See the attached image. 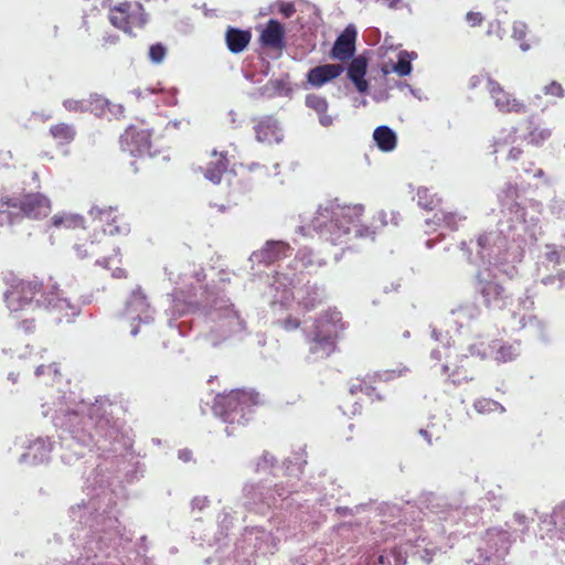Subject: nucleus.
<instances>
[{"mask_svg": "<svg viewBox=\"0 0 565 565\" xmlns=\"http://www.w3.org/2000/svg\"><path fill=\"white\" fill-rule=\"evenodd\" d=\"M79 258L99 257L96 265L111 270V277L121 279L127 277V271L121 267L120 249L103 230L94 225L93 233L74 245Z\"/></svg>", "mask_w": 565, "mask_h": 565, "instance_id": "f257e3e1", "label": "nucleus"}, {"mask_svg": "<svg viewBox=\"0 0 565 565\" xmlns=\"http://www.w3.org/2000/svg\"><path fill=\"white\" fill-rule=\"evenodd\" d=\"M57 296L53 291H46L43 281L36 276L28 278H13L9 289L4 292V301L12 313L26 310L32 306H39L41 301L53 305Z\"/></svg>", "mask_w": 565, "mask_h": 565, "instance_id": "f03ea898", "label": "nucleus"}, {"mask_svg": "<svg viewBox=\"0 0 565 565\" xmlns=\"http://www.w3.org/2000/svg\"><path fill=\"white\" fill-rule=\"evenodd\" d=\"M343 329L339 311H326L313 323V330L308 339L309 353L315 360H323L337 350L340 331Z\"/></svg>", "mask_w": 565, "mask_h": 565, "instance_id": "7ed1b4c3", "label": "nucleus"}, {"mask_svg": "<svg viewBox=\"0 0 565 565\" xmlns=\"http://www.w3.org/2000/svg\"><path fill=\"white\" fill-rule=\"evenodd\" d=\"M259 403V394L254 390H233L227 394H218L213 409L224 422L241 423L245 419L246 409Z\"/></svg>", "mask_w": 565, "mask_h": 565, "instance_id": "20e7f679", "label": "nucleus"}, {"mask_svg": "<svg viewBox=\"0 0 565 565\" xmlns=\"http://www.w3.org/2000/svg\"><path fill=\"white\" fill-rule=\"evenodd\" d=\"M0 211L12 217L43 218L51 212V201L42 193H24L19 196H4L0 200Z\"/></svg>", "mask_w": 565, "mask_h": 565, "instance_id": "39448f33", "label": "nucleus"}, {"mask_svg": "<svg viewBox=\"0 0 565 565\" xmlns=\"http://www.w3.org/2000/svg\"><path fill=\"white\" fill-rule=\"evenodd\" d=\"M408 373L409 369L404 365L367 373L362 377H355L349 382V393L352 396L363 394L373 402H383L385 396L381 393L380 385L406 376Z\"/></svg>", "mask_w": 565, "mask_h": 565, "instance_id": "423d86ee", "label": "nucleus"}, {"mask_svg": "<svg viewBox=\"0 0 565 565\" xmlns=\"http://www.w3.org/2000/svg\"><path fill=\"white\" fill-rule=\"evenodd\" d=\"M108 20L116 29L131 33L132 29H141L147 24L148 14L141 2L124 1L109 9Z\"/></svg>", "mask_w": 565, "mask_h": 565, "instance_id": "0eeeda50", "label": "nucleus"}, {"mask_svg": "<svg viewBox=\"0 0 565 565\" xmlns=\"http://www.w3.org/2000/svg\"><path fill=\"white\" fill-rule=\"evenodd\" d=\"M363 207L361 205H344L341 206L337 203H329L327 206L319 210V216L317 217V226H321L324 223V218L331 217V225L338 228H342L343 232H348L351 224H358L361 221Z\"/></svg>", "mask_w": 565, "mask_h": 565, "instance_id": "6e6552de", "label": "nucleus"}, {"mask_svg": "<svg viewBox=\"0 0 565 565\" xmlns=\"http://www.w3.org/2000/svg\"><path fill=\"white\" fill-rule=\"evenodd\" d=\"M488 94L495 109L501 114L522 115L527 111L525 102L505 89V87L494 78H488Z\"/></svg>", "mask_w": 565, "mask_h": 565, "instance_id": "1a4fd4ad", "label": "nucleus"}, {"mask_svg": "<svg viewBox=\"0 0 565 565\" xmlns=\"http://www.w3.org/2000/svg\"><path fill=\"white\" fill-rule=\"evenodd\" d=\"M151 137L150 129L143 127V125H130L120 136V148L134 157L149 154Z\"/></svg>", "mask_w": 565, "mask_h": 565, "instance_id": "9d476101", "label": "nucleus"}, {"mask_svg": "<svg viewBox=\"0 0 565 565\" xmlns=\"http://www.w3.org/2000/svg\"><path fill=\"white\" fill-rule=\"evenodd\" d=\"M97 228L103 230L108 236L127 234L129 224L122 213L111 206L93 207L89 211Z\"/></svg>", "mask_w": 565, "mask_h": 565, "instance_id": "9b49d317", "label": "nucleus"}, {"mask_svg": "<svg viewBox=\"0 0 565 565\" xmlns=\"http://www.w3.org/2000/svg\"><path fill=\"white\" fill-rule=\"evenodd\" d=\"M476 279L478 291L487 307L502 308L505 305L508 299L507 290L494 279L489 269L479 270Z\"/></svg>", "mask_w": 565, "mask_h": 565, "instance_id": "f8f14e48", "label": "nucleus"}, {"mask_svg": "<svg viewBox=\"0 0 565 565\" xmlns=\"http://www.w3.org/2000/svg\"><path fill=\"white\" fill-rule=\"evenodd\" d=\"M356 35V29L351 24L348 25L337 38L330 51V57L341 62L351 60L355 53Z\"/></svg>", "mask_w": 565, "mask_h": 565, "instance_id": "ddd939ff", "label": "nucleus"}, {"mask_svg": "<svg viewBox=\"0 0 565 565\" xmlns=\"http://www.w3.org/2000/svg\"><path fill=\"white\" fill-rule=\"evenodd\" d=\"M259 43L263 47L279 52L286 49V32L282 23L270 19L260 31Z\"/></svg>", "mask_w": 565, "mask_h": 565, "instance_id": "4468645a", "label": "nucleus"}, {"mask_svg": "<svg viewBox=\"0 0 565 565\" xmlns=\"http://www.w3.org/2000/svg\"><path fill=\"white\" fill-rule=\"evenodd\" d=\"M256 139L259 142L273 145L281 141L282 134L277 119L273 116L260 118L254 127Z\"/></svg>", "mask_w": 565, "mask_h": 565, "instance_id": "2eb2a0df", "label": "nucleus"}, {"mask_svg": "<svg viewBox=\"0 0 565 565\" xmlns=\"http://www.w3.org/2000/svg\"><path fill=\"white\" fill-rule=\"evenodd\" d=\"M343 71L344 68L341 64L319 65L307 73V82L313 87H321L339 77Z\"/></svg>", "mask_w": 565, "mask_h": 565, "instance_id": "dca6fc26", "label": "nucleus"}, {"mask_svg": "<svg viewBox=\"0 0 565 565\" xmlns=\"http://www.w3.org/2000/svg\"><path fill=\"white\" fill-rule=\"evenodd\" d=\"M367 71V60L363 55L352 57L348 67V77L353 82L360 93L369 89V83L365 79Z\"/></svg>", "mask_w": 565, "mask_h": 565, "instance_id": "f3484780", "label": "nucleus"}, {"mask_svg": "<svg viewBox=\"0 0 565 565\" xmlns=\"http://www.w3.org/2000/svg\"><path fill=\"white\" fill-rule=\"evenodd\" d=\"M290 246L280 241H269L259 250L257 257L260 263L266 265L274 264L289 256Z\"/></svg>", "mask_w": 565, "mask_h": 565, "instance_id": "a211bd4d", "label": "nucleus"}, {"mask_svg": "<svg viewBox=\"0 0 565 565\" xmlns=\"http://www.w3.org/2000/svg\"><path fill=\"white\" fill-rule=\"evenodd\" d=\"M230 161L226 151H212L211 160L205 170V177L213 183H220L222 175L226 172Z\"/></svg>", "mask_w": 565, "mask_h": 565, "instance_id": "6ab92c4d", "label": "nucleus"}, {"mask_svg": "<svg viewBox=\"0 0 565 565\" xmlns=\"http://www.w3.org/2000/svg\"><path fill=\"white\" fill-rule=\"evenodd\" d=\"M308 108L315 110L319 116V121L322 126L329 127L333 122V118L327 114L329 104L326 97L318 94H308L305 99Z\"/></svg>", "mask_w": 565, "mask_h": 565, "instance_id": "aec40b11", "label": "nucleus"}, {"mask_svg": "<svg viewBox=\"0 0 565 565\" xmlns=\"http://www.w3.org/2000/svg\"><path fill=\"white\" fill-rule=\"evenodd\" d=\"M50 136L55 140L57 146L71 145L77 136L74 125L67 122H57L50 127Z\"/></svg>", "mask_w": 565, "mask_h": 565, "instance_id": "412c9836", "label": "nucleus"}, {"mask_svg": "<svg viewBox=\"0 0 565 565\" xmlns=\"http://www.w3.org/2000/svg\"><path fill=\"white\" fill-rule=\"evenodd\" d=\"M252 34L249 31H244L235 28H230L226 31V44L232 53L243 52L249 44Z\"/></svg>", "mask_w": 565, "mask_h": 565, "instance_id": "4be33fe9", "label": "nucleus"}, {"mask_svg": "<svg viewBox=\"0 0 565 565\" xmlns=\"http://www.w3.org/2000/svg\"><path fill=\"white\" fill-rule=\"evenodd\" d=\"M469 359L466 356L461 359L460 364H445L443 365V372L446 374L454 384H461L472 380V374L468 370Z\"/></svg>", "mask_w": 565, "mask_h": 565, "instance_id": "5701e85b", "label": "nucleus"}, {"mask_svg": "<svg viewBox=\"0 0 565 565\" xmlns=\"http://www.w3.org/2000/svg\"><path fill=\"white\" fill-rule=\"evenodd\" d=\"M84 223L82 215L70 212L57 213L51 218V224L55 228L76 230L84 227Z\"/></svg>", "mask_w": 565, "mask_h": 565, "instance_id": "b1692460", "label": "nucleus"}, {"mask_svg": "<svg viewBox=\"0 0 565 565\" xmlns=\"http://www.w3.org/2000/svg\"><path fill=\"white\" fill-rule=\"evenodd\" d=\"M373 138L376 146L384 152L394 150L397 143L396 134L387 126L375 128Z\"/></svg>", "mask_w": 565, "mask_h": 565, "instance_id": "393cba45", "label": "nucleus"}, {"mask_svg": "<svg viewBox=\"0 0 565 565\" xmlns=\"http://www.w3.org/2000/svg\"><path fill=\"white\" fill-rule=\"evenodd\" d=\"M110 102L98 94H92L87 98L86 111L94 114L97 117L105 116L108 111H110Z\"/></svg>", "mask_w": 565, "mask_h": 565, "instance_id": "a878e982", "label": "nucleus"}, {"mask_svg": "<svg viewBox=\"0 0 565 565\" xmlns=\"http://www.w3.org/2000/svg\"><path fill=\"white\" fill-rule=\"evenodd\" d=\"M412 55L407 51H401L398 53L397 63L393 65V71L399 76H407L412 73Z\"/></svg>", "mask_w": 565, "mask_h": 565, "instance_id": "bb28decb", "label": "nucleus"}, {"mask_svg": "<svg viewBox=\"0 0 565 565\" xmlns=\"http://www.w3.org/2000/svg\"><path fill=\"white\" fill-rule=\"evenodd\" d=\"M35 375L38 377L41 376H47L46 384H54L55 382H58L60 377L62 376L60 373V370L55 363L47 364V365H40L35 370Z\"/></svg>", "mask_w": 565, "mask_h": 565, "instance_id": "cd10ccee", "label": "nucleus"}, {"mask_svg": "<svg viewBox=\"0 0 565 565\" xmlns=\"http://www.w3.org/2000/svg\"><path fill=\"white\" fill-rule=\"evenodd\" d=\"M148 55H149V58L151 60V62L159 64L164 60V57L167 55V47L161 43L152 44L149 47Z\"/></svg>", "mask_w": 565, "mask_h": 565, "instance_id": "c85d7f7f", "label": "nucleus"}, {"mask_svg": "<svg viewBox=\"0 0 565 565\" xmlns=\"http://www.w3.org/2000/svg\"><path fill=\"white\" fill-rule=\"evenodd\" d=\"M542 90L546 96H553L557 98H563L565 96L564 87L556 81H552L550 84L545 85Z\"/></svg>", "mask_w": 565, "mask_h": 565, "instance_id": "c756f323", "label": "nucleus"}, {"mask_svg": "<svg viewBox=\"0 0 565 565\" xmlns=\"http://www.w3.org/2000/svg\"><path fill=\"white\" fill-rule=\"evenodd\" d=\"M515 355H516V353H515L513 345L503 344V345H500V348L498 349L495 359L498 361L507 362V361H511Z\"/></svg>", "mask_w": 565, "mask_h": 565, "instance_id": "7c9ffc66", "label": "nucleus"}, {"mask_svg": "<svg viewBox=\"0 0 565 565\" xmlns=\"http://www.w3.org/2000/svg\"><path fill=\"white\" fill-rule=\"evenodd\" d=\"M63 106L68 111L84 113V111H86L87 99H83V100L65 99L63 102Z\"/></svg>", "mask_w": 565, "mask_h": 565, "instance_id": "2f4dec72", "label": "nucleus"}, {"mask_svg": "<svg viewBox=\"0 0 565 565\" xmlns=\"http://www.w3.org/2000/svg\"><path fill=\"white\" fill-rule=\"evenodd\" d=\"M319 303H321V299L318 297V292L317 291H313V295L311 296L310 294L305 297L301 302H300V306H302L303 310L305 311H311L313 310Z\"/></svg>", "mask_w": 565, "mask_h": 565, "instance_id": "473e14b6", "label": "nucleus"}, {"mask_svg": "<svg viewBox=\"0 0 565 565\" xmlns=\"http://www.w3.org/2000/svg\"><path fill=\"white\" fill-rule=\"evenodd\" d=\"M279 326L284 330L290 332V331L297 330L301 326V321L296 317L288 316L285 319L279 321Z\"/></svg>", "mask_w": 565, "mask_h": 565, "instance_id": "72a5a7b5", "label": "nucleus"}, {"mask_svg": "<svg viewBox=\"0 0 565 565\" xmlns=\"http://www.w3.org/2000/svg\"><path fill=\"white\" fill-rule=\"evenodd\" d=\"M499 404L494 401H491V399H479L475 403V408L479 412V413H483V412H492V411H495L498 408Z\"/></svg>", "mask_w": 565, "mask_h": 565, "instance_id": "f704fd0d", "label": "nucleus"}, {"mask_svg": "<svg viewBox=\"0 0 565 565\" xmlns=\"http://www.w3.org/2000/svg\"><path fill=\"white\" fill-rule=\"evenodd\" d=\"M488 78H492V77L487 73H484V74L481 73V74L471 76L469 79V88L476 89L480 85L484 84L486 88L488 89Z\"/></svg>", "mask_w": 565, "mask_h": 565, "instance_id": "c9c22d12", "label": "nucleus"}, {"mask_svg": "<svg viewBox=\"0 0 565 565\" xmlns=\"http://www.w3.org/2000/svg\"><path fill=\"white\" fill-rule=\"evenodd\" d=\"M466 21L470 26H479L483 22V15L480 12L470 11L466 14Z\"/></svg>", "mask_w": 565, "mask_h": 565, "instance_id": "e433bc0d", "label": "nucleus"}, {"mask_svg": "<svg viewBox=\"0 0 565 565\" xmlns=\"http://www.w3.org/2000/svg\"><path fill=\"white\" fill-rule=\"evenodd\" d=\"M530 137L532 142L539 143L540 141H543L550 137V131L545 129H534L533 131L530 132Z\"/></svg>", "mask_w": 565, "mask_h": 565, "instance_id": "4c0bfd02", "label": "nucleus"}, {"mask_svg": "<svg viewBox=\"0 0 565 565\" xmlns=\"http://www.w3.org/2000/svg\"><path fill=\"white\" fill-rule=\"evenodd\" d=\"M19 328L25 332V333H32L34 332L35 328H36V323H35V319L32 318V319H23L20 323H19Z\"/></svg>", "mask_w": 565, "mask_h": 565, "instance_id": "58836bf2", "label": "nucleus"}, {"mask_svg": "<svg viewBox=\"0 0 565 565\" xmlns=\"http://www.w3.org/2000/svg\"><path fill=\"white\" fill-rule=\"evenodd\" d=\"M279 12L285 17V18H290L295 14L296 12V8L294 6V3L291 2H282L280 6H279Z\"/></svg>", "mask_w": 565, "mask_h": 565, "instance_id": "ea45409f", "label": "nucleus"}, {"mask_svg": "<svg viewBox=\"0 0 565 565\" xmlns=\"http://www.w3.org/2000/svg\"><path fill=\"white\" fill-rule=\"evenodd\" d=\"M516 140V130H512L508 134V136L503 140L497 141V147L500 148L501 146H505L509 142L513 143ZM499 151V149H497Z\"/></svg>", "mask_w": 565, "mask_h": 565, "instance_id": "a19ab883", "label": "nucleus"}, {"mask_svg": "<svg viewBox=\"0 0 565 565\" xmlns=\"http://www.w3.org/2000/svg\"><path fill=\"white\" fill-rule=\"evenodd\" d=\"M522 153L523 150L520 147H512L509 150L508 160L518 161L521 158Z\"/></svg>", "mask_w": 565, "mask_h": 565, "instance_id": "79ce46f5", "label": "nucleus"}, {"mask_svg": "<svg viewBox=\"0 0 565 565\" xmlns=\"http://www.w3.org/2000/svg\"><path fill=\"white\" fill-rule=\"evenodd\" d=\"M119 41L118 35H108L103 39V46L107 47L108 45L116 44Z\"/></svg>", "mask_w": 565, "mask_h": 565, "instance_id": "37998d69", "label": "nucleus"}, {"mask_svg": "<svg viewBox=\"0 0 565 565\" xmlns=\"http://www.w3.org/2000/svg\"><path fill=\"white\" fill-rule=\"evenodd\" d=\"M477 243L479 247L486 248L489 245V235L488 234H481L477 238Z\"/></svg>", "mask_w": 565, "mask_h": 565, "instance_id": "c03bdc74", "label": "nucleus"}, {"mask_svg": "<svg viewBox=\"0 0 565 565\" xmlns=\"http://www.w3.org/2000/svg\"><path fill=\"white\" fill-rule=\"evenodd\" d=\"M546 259L553 263L559 262V253L556 249H553L548 253H546Z\"/></svg>", "mask_w": 565, "mask_h": 565, "instance_id": "a18cd8bd", "label": "nucleus"}, {"mask_svg": "<svg viewBox=\"0 0 565 565\" xmlns=\"http://www.w3.org/2000/svg\"><path fill=\"white\" fill-rule=\"evenodd\" d=\"M418 195H419V204H420L424 209H426V210H433V209L436 206L434 199H431L430 201H426V203H423V202H422V199H423L422 193L419 192V193H418Z\"/></svg>", "mask_w": 565, "mask_h": 565, "instance_id": "49530a36", "label": "nucleus"}, {"mask_svg": "<svg viewBox=\"0 0 565 565\" xmlns=\"http://www.w3.org/2000/svg\"><path fill=\"white\" fill-rule=\"evenodd\" d=\"M456 218H457V216L451 213L444 216V221L447 223V225L451 226V228H455Z\"/></svg>", "mask_w": 565, "mask_h": 565, "instance_id": "de8ad7c7", "label": "nucleus"}, {"mask_svg": "<svg viewBox=\"0 0 565 565\" xmlns=\"http://www.w3.org/2000/svg\"><path fill=\"white\" fill-rule=\"evenodd\" d=\"M191 457H192V452L188 449H182L179 451V458L182 459L183 461L191 460Z\"/></svg>", "mask_w": 565, "mask_h": 565, "instance_id": "09e8293b", "label": "nucleus"}, {"mask_svg": "<svg viewBox=\"0 0 565 565\" xmlns=\"http://www.w3.org/2000/svg\"><path fill=\"white\" fill-rule=\"evenodd\" d=\"M383 4L387 6L391 9H394L397 7V4L401 2V0H380Z\"/></svg>", "mask_w": 565, "mask_h": 565, "instance_id": "8fccbe9b", "label": "nucleus"}, {"mask_svg": "<svg viewBox=\"0 0 565 565\" xmlns=\"http://www.w3.org/2000/svg\"><path fill=\"white\" fill-rule=\"evenodd\" d=\"M132 301H141V302H143L145 301V296L140 291L134 292L129 303H131Z\"/></svg>", "mask_w": 565, "mask_h": 565, "instance_id": "3c124183", "label": "nucleus"}, {"mask_svg": "<svg viewBox=\"0 0 565 565\" xmlns=\"http://www.w3.org/2000/svg\"><path fill=\"white\" fill-rule=\"evenodd\" d=\"M377 561H379V565H391V561H390L388 556H386V555H383V554L380 555Z\"/></svg>", "mask_w": 565, "mask_h": 565, "instance_id": "603ef678", "label": "nucleus"}, {"mask_svg": "<svg viewBox=\"0 0 565 565\" xmlns=\"http://www.w3.org/2000/svg\"><path fill=\"white\" fill-rule=\"evenodd\" d=\"M420 435H423L427 439L428 444L431 443V440H430V438L428 436V431L427 430L422 429L420 430Z\"/></svg>", "mask_w": 565, "mask_h": 565, "instance_id": "864d4df0", "label": "nucleus"}]
</instances>
